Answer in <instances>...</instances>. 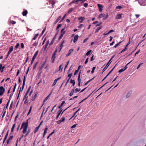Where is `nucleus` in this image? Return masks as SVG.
I'll return each instance as SVG.
<instances>
[{"label":"nucleus","mask_w":146,"mask_h":146,"mask_svg":"<svg viewBox=\"0 0 146 146\" xmlns=\"http://www.w3.org/2000/svg\"><path fill=\"white\" fill-rule=\"evenodd\" d=\"M32 107H33L32 106H31L30 107V109L29 110V112L27 113V115H28L31 113V110H32Z\"/></svg>","instance_id":"nucleus-31"},{"label":"nucleus","mask_w":146,"mask_h":146,"mask_svg":"<svg viewBox=\"0 0 146 146\" xmlns=\"http://www.w3.org/2000/svg\"><path fill=\"white\" fill-rule=\"evenodd\" d=\"M79 70H75L74 73V75H76L78 72Z\"/></svg>","instance_id":"nucleus-63"},{"label":"nucleus","mask_w":146,"mask_h":146,"mask_svg":"<svg viewBox=\"0 0 146 146\" xmlns=\"http://www.w3.org/2000/svg\"><path fill=\"white\" fill-rule=\"evenodd\" d=\"M80 74H81V72H80L79 73V74H78V82H81V79L80 78Z\"/></svg>","instance_id":"nucleus-25"},{"label":"nucleus","mask_w":146,"mask_h":146,"mask_svg":"<svg viewBox=\"0 0 146 146\" xmlns=\"http://www.w3.org/2000/svg\"><path fill=\"white\" fill-rule=\"evenodd\" d=\"M27 13L28 11L26 10H25L23 11L22 15L23 16H26Z\"/></svg>","instance_id":"nucleus-17"},{"label":"nucleus","mask_w":146,"mask_h":146,"mask_svg":"<svg viewBox=\"0 0 146 146\" xmlns=\"http://www.w3.org/2000/svg\"><path fill=\"white\" fill-rule=\"evenodd\" d=\"M13 46H11L9 48V51L8 52V53L7 55V56L6 58H7L9 56L10 54V53L13 51Z\"/></svg>","instance_id":"nucleus-5"},{"label":"nucleus","mask_w":146,"mask_h":146,"mask_svg":"<svg viewBox=\"0 0 146 146\" xmlns=\"http://www.w3.org/2000/svg\"><path fill=\"white\" fill-rule=\"evenodd\" d=\"M102 26H100V27H98L97 28V29H96V31L95 33H98V31H99L100 29H102Z\"/></svg>","instance_id":"nucleus-23"},{"label":"nucleus","mask_w":146,"mask_h":146,"mask_svg":"<svg viewBox=\"0 0 146 146\" xmlns=\"http://www.w3.org/2000/svg\"><path fill=\"white\" fill-rule=\"evenodd\" d=\"M16 86H17V84L16 83L14 86V87L13 90V92H15V89H16Z\"/></svg>","instance_id":"nucleus-44"},{"label":"nucleus","mask_w":146,"mask_h":146,"mask_svg":"<svg viewBox=\"0 0 146 146\" xmlns=\"http://www.w3.org/2000/svg\"><path fill=\"white\" fill-rule=\"evenodd\" d=\"M37 97V94H35V95L34 96H33L32 98V101H34L35 99H36V98Z\"/></svg>","instance_id":"nucleus-29"},{"label":"nucleus","mask_w":146,"mask_h":146,"mask_svg":"<svg viewBox=\"0 0 146 146\" xmlns=\"http://www.w3.org/2000/svg\"><path fill=\"white\" fill-rule=\"evenodd\" d=\"M73 49H70L68 51V54H67L66 55V56H68L70 55L71 53L73 52Z\"/></svg>","instance_id":"nucleus-10"},{"label":"nucleus","mask_w":146,"mask_h":146,"mask_svg":"<svg viewBox=\"0 0 146 146\" xmlns=\"http://www.w3.org/2000/svg\"><path fill=\"white\" fill-rule=\"evenodd\" d=\"M46 62V60L45 61L43 62V64L41 66V69H42L43 68V66H44V65L45 64Z\"/></svg>","instance_id":"nucleus-43"},{"label":"nucleus","mask_w":146,"mask_h":146,"mask_svg":"<svg viewBox=\"0 0 146 146\" xmlns=\"http://www.w3.org/2000/svg\"><path fill=\"white\" fill-rule=\"evenodd\" d=\"M38 34L37 33L35 35L34 37L33 38L32 41H33V40H35L36 39V38L38 37Z\"/></svg>","instance_id":"nucleus-24"},{"label":"nucleus","mask_w":146,"mask_h":146,"mask_svg":"<svg viewBox=\"0 0 146 146\" xmlns=\"http://www.w3.org/2000/svg\"><path fill=\"white\" fill-rule=\"evenodd\" d=\"M80 89H78V88H76V89L75 90H74V93H76L80 91Z\"/></svg>","instance_id":"nucleus-36"},{"label":"nucleus","mask_w":146,"mask_h":146,"mask_svg":"<svg viewBox=\"0 0 146 146\" xmlns=\"http://www.w3.org/2000/svg\"><path fill=\"white\" fill-rule=\"evenodd\" d=\"M51 93V92L47 96L46 98H45L44 100V102H45L46 101L48 98L50 96Z\"/></svg>","instance_id":"nucleus-32"},{"label":"nucleus","mask_w":146,"mask_h":146,"mask_svg":"<svg viewBox=\"0 0 146 146\" xmlns=\"http://www.w3.org/2000/svg\"><path fill=\"white\" fill-rule=\"evenodd\" d=\"M21 138L20 137V138H18L16 141V146H17V143H18V141H20L21 140Z\"/></svg>","instance_id":"nucleus-49"},{"label":"nucleus","mask_w":146,"mask_h":146,"mask_svg":"<svg viewBox=\"0 0 146 146\" xmlns=\"http://www.w3.org/2000/svg\"><path fill=\"white\" fill-rule=\"evenodd\" d=\"M74 89H73L72 90L71 92L70 93L69 95V96H72L73 95V94H74Z\"/></svg>","instance_id":"nucleus-27"},{"label":"nucleus","mask_w":146,"mask_h":146,"mask_svg":"<svg viewBox=\"0 0 146 146\" xmlns=\"http://www.w3.org/2000/svg\"><path fill=\"white\" fill-rule=\"evenodd\" d=\"M125 69H123V68H122V69H121L119 71V73H121V72H123V71H125Z\"/></svg>","instance_id":"nucleus-51"},{"label":"nucleus","mask_w":146,"mask_h":146,"mask_svg":"<svg viewBox=\"0 0 146 146\" xmlns=\"http://www.w3.org/2000/svg\"><path fill=\"white\" fill-rule=\"evenodd\" d=\"M121 42H120L119 43H117L113 47L114 48H116L117 46H118L119 44H120V43Z\"/></svg>","instance_id":"nucleus-39"},{"label":"nucleus","mask_w":146,"mask_h":146,"mask_svg":"<svg viewBox=\"0 0 146 146\" xmlns=\"http://www.w3.org/2000/svg\"><path fill=\"white\" fill-rule=\"evenodd\" d=\"M143 64V63H141L140 64H139L138 65V66L137 67V69H138L139 68H140V66H141V65L142 64Z\"/></svg>","instance_id":"nucleus-62"},{"label":"nucleus","mask_w":146,"mask_h":146,"mask_svg":"<svg viewBox=\"0 0 146 146\" xmlns=\"http://www.w3.org/2000/svg\"><path fill=\"white\" fill-rule=\"evenodd\" d=\"M27 94H28L27 93H25L24 97L23 98V100H27L28 97V96H27Z\"/></svg>","instance_id":"nucleus-20"},{"label":"nucleus","mask_w":146,"mask_h":146,"mask_svg":"<svg viewBox=\"0 0 146 146\" xmlns=\"http://www.w3.org/2000/svg\"><path fill=\"white\" fill-rule=\"evenodd\" d=\"M122 7L121 6H117L116 7V9H121Z\"/></svg>","instance_id":"nucleus-54"},{"label":"nucleus","mask_w":146,"mask_h":146,"mask_svg":"<svg viewBox=\"0 0 146 146\" xmlns=\"http://www.w3.org/2000/svg\"><path fill=\"white\" fill-rule=\"evenodd\" d=\"M13 93H12V94H11L10 95V96H9V100H10L12 98V96L13 95Z\"/></svg>","instance_id":"nucleus-56"},{"label":"nucleus","mask_w":146,"mask_h":146,"mask_svg":"<svg viewBox=\"0 0 146 146\" xmlns=\"http://www.w3.org/2000/svg\"><path fill=\"white\" fill-rule=\"evenodd\" d=\"M61 24H59L57 26V27L56 28V29H58L59 28L61 27Z\"/></svg>","instance_id":"nucleus-52"},{"label":"nucleus","mask_w":146,"mask_h":146,"mask_svg":"<svg viewBox=\"0 0 146 146\" xmlns=\"http://www.w3.org/2000/svg\"><path fill=\"white\" fill-rule=\"evenodd\" d=\"M57 81L56 80V79L54 80V82L52 84V86H54L56 83Z\"/></svg>","instance_id":"nucleus-40"},{"label":"nucleus","mask_w":146,"mask_h":146,"mask_svg":"<svg viewBox=\"0 0 146 146\" xmlns=\"http://www.w3.org/2000/svg\"><path fill=\"white\" fill-rule=\"evenodd\" d=\"M28 124V120L27 121V122H23L22 123V127H23V133H25L27 132Z\"/></svg>","instance_id":"nucleus-1"},{"label":"nucleus","mask_w":146,"mask_h":146,"mask_svg":"<svg viewBox=\"0 0 146 146\" xmlns=\"http://www.w3.org/2000/svg\"><path fill=\"white\" fill-rule=\"evenodd\" d=\"M38 44V42L37 41H36L33 44V46H36Z\"/></svg>","instance_id":"nucleus-37"},{"label":"nucleus","mask_w":146,"mask_h":146,"mask_svg":"<svg viewBox=\"0 0 146 146\" xmlns=\"http://www.w3.org/2000/svg\"><path fill=\"white\" fill-rule=\"evenodd\" d=\"M111 62V61H110V60L107 63L106 66L103 70V72H104L107 69V68H108L109 65L110 64Z\"/></svg>","instance_id":"nucleus-6"},{"label":"nucleus","mask_w":146,"mask_h":146,"mask_svg":"<svg viewBox=\"0 0 146 146\" xmlns=\"http://www.w3.org/2000/svg\"><path fill=\"white\" fill-rule=\"evenodd\" d=\"M131 93L130 92H128L126 95V98H129L131 95Z\"/></svg>","instance_id":"nucleus-41"},{"label":"nucleus","mask_w":146,"mask_h":146,"mask_svg":"<svg viewBox=\"0 0 146 146\" xmlns=\"http://www.w3.org/2000/svg\"><path fill=\"white\" fill-rule=\"evenodd\" d=\"M92 50H90L89 51H88L87 53H86V56H88L89 55L90 53L92 52Z\"/></svg>","instance_id":"nucleus-35"},{"label":"nucleus","mask_w":146,"mask_h":146,"mask_svg":"<svg viewBox=\"0 0 146 146\" xmlns=\"http://www.w3.org/2000/svg\"><path fill=\"white\" fill-rule=\"evenodd\" d=\"M70 83L71 84H72V86H74L75 84V82L74 80H73L72 79H71L70 81Z\"/></svg>","instance_id":"nucleus-26"},{"label":"nucleus","mask_w":146,"mask_h":146,"mask_svg":"<svg viewBox=\"0 0 146 146\" xmlns=\"http://www.w3.org/2000/svg\"><path fill=\"white\" fill-rule=\"evenodd\" d=\"M25 78H26V77H25V76H24V79H23V82L22 87V88H20V90H19V93H20V92L21 91H22L24 87L25 86Z\"/></svg>","instance_id":"nucleus-4"},{"label":"nucleus","mask_w":146,"mask_h":146,"mask_svg":"<svg viewBox=\"0 0 146 146\" xmlns=\"http://www.w3.org/2000/svg\"><path fill=\"white\" fill-rule=\"evenodd\" d=\"M78 37L79 36L77 35H76L74 36V38L73 40V42L74 43L76 42L77 41L78 39Z\"/></svg>","instance_id":"nucleus-9"},{"label":"nucleus","mask_w":146,"mask_h":146,"mask_svg":"<svg viewBox=\"0 0 146 146\" xmlns=\"http://www.w3.org/2000/svg\"><path fill=\"white\" fill-rule=\"evenodd\" d=\"M85 18L84 17H80L78 18V20L80 21V23H82L85 19Z\"/></svg>","instance_id":"nucleus-11"},{"label":"nucleus","mask_w":146,"mask_h":146,"mask_svg":"<svg viewBox=\"0 0 146 146\" xmlns=\"http://www.w3.org/2000/svg\"><path fill=\"white\" fill-rule=\"evenodd\" d=\"M21 47L22 48H24V45L23 43H21Z\"/></svg>","instance_id":"nucleus-59"},{"label":"nucleus","mask_w":146,"mask_h":146,"mask_svg":"<svg viewBox=\"0 0 146 146\" xmlns=\"http://www.w3.org/2000/svg\"><path fill=\"white\" fill-rule=\"evenodd\" d=\"M64 28L62 29H61V34L59 38L58 39V40H60L63 37L66 31H64Z\"/></svg>","instance_id":"nucleus-2"},{"label":"nucleus","mask_w":146,"mask_h":146,"mask_svg":"<svg viewBox=\"0 0 146 146\" xmlns=\"http://www.w3.org/2000/svg\"><path fill=\"white\" fill-rule=\"evenodd\" d=\"M5 68V66H2V65L1 64H0V71L2 73L3 70Z\"/></svg>","instance_id":"nucleus-8"},{"label":"nucleus","mask_w":146,"mask_h":146,"mask_svg":"<svg viewBox=\"0 0 146 146\" xmlns=\"http://www.w3.org/2000/svg\"><path fill=\"white\" fill-rule=\"evenodd\" d=\"M51 3L52 5V8H54V6L55 3V2L54 0H52L51 1Z\"/></svg>","instance_id":"nucleus-21"},{"label":"nucleus","mask_w":146,"mask_h":146,"mask_svg":"<svg viewBox=\"0 0 146 146\" xmlns=\"http://www.w3.org/2000/svg\"><path fill=\"white\" fill-rule=\"evenodd\" d=\"M10 23L13 24H15L16 23V22L15 21H11L10 22Z\"/></svg>","instance_id":"nucleus-48"},{"label":"nucleus","mask_w":146,"mask_h":146,"mask_svg":"<svg viewBox=\"0 0 146 146\" xmlns=\"http://www.w3.org/2000/svg\"><path fill=\"white\" fill-rule=\"evenodd\" d=\"M122 15L121 14H117L116 17V19H120L121 18Z\"/></svg>","instance_id":"nucleus-16"},{"label":"nucleus","mask_w":146,"mask_h":146,"mask_svg":"<svg viewBox=\"0 0 146 146\" xmlns=\"http://www.w3.org/2000/svg\"><path fill=\"white\" fill-rule=\"evenodd\" d=\"M38 63V62H36L35 64L34 65V66H33V69H35V68H36V66L37 65Z\"/></svg>","instance_id":"nucleus-50"},{"label":"nucleus","mask_w":146,"mask_h":146,"mask_svg":"<svg viewBox=\"0 0 146 146\" xmlns=\"http://www.w3.org/2000/svg\"><path fill=\"white\" fill-rule=\"evenodd\" d=\"M8 131H8L5 136V137L4 138V140L3 141V144L4 143V142H5V140H6V139H7V137L8 135Z\"/></svg>","instance_id":"nucleus-22"},{"label":"nucleus","mask_w":146,"mask_h":146,"mask_svg":"<svg viewBox=\"0 0 146 146\" xmlns=\"http://www.w3.org/2000/svg\"><path fill=\"white\" fill-rule=\"evenodd\" d=\"M74 10V8H71L70 10L68 11V13H70L72 11Z\"/></svg>","instance_id":"nucleus-38"},{"label":"nucleus","mask_w":146,"mask_h":146,"mask_svg":"<svg viewBox=\"0 0 146 146\" xmlns=\"http://www.w3.org/2000/svg\"><path fill=\"white\" fill-rule=\"evenodd\" d=\"M72 73H71L70 74H69L68 75V77H69V78H70V79L71 77V76H72Z\"/></svg>","instance_id":"nucleus-55"},{"label":"nucleus","mask_w":146,"mask_h":146,"mask_svg":"<svg viewBox=\"0 0 146 146\" xmlns=\"http://www.w3.org/2000/svg\"><path fill=\"white\" fill-rule=\"evenodd\" d=\"M65 42V40H63L61 44H60V48H61V49H62V48L64 46L63 44H64Z\"/></svg>","instance_id":"nucleus-18"},{"label":"nucleus","mask_w":146,"mask_h":146,"mask_svg":"<svg viewBox=\"0 0 146 146\" xmlns=\"http://www.w3.org/2000/svg\"><path fill=\"white\" fill-rule=\"evenodd\" d=\"M65 118L64 117H63L61 118L60 120L61 121V122H62L64 121L65 120Z\"/></svg>","instance_id":"nucleus-45"},{"label":"nucleus","mask_w":146,"mask_h":146,"mask_svg":"<svg viewBox=\"0 0 146 146\" xmlns=\"http://www.w3.org/2000/svg\"><path fill=\"white\" fill-rule=\"evenodd\" d=\"M57 35V33L56 35L53 38L52 40V41H51V42H50V43L49 44V46H51V45L52 44H53V42H54V41L56 39V36Z\"/></svg>","instance_id":"nucleus-12"},{"label":"nucleus","mask_w":146,"mask_h":146,"mask_svg":"<svg viewBox=\"0 0 146 146\" xmlns=\"http://www.w3.org/2000/svg\"><path fill=\"white\" fill-rule=\"evenodd\" d=\"M48 45V44H46L45 45L43 46V48L44 49V50H45L47 48V47Z\"/></svg>","instance_id":"nucleus-42"},{"label":"nucleus","mask_w":146,"mask_h":146,"mask_svg":"<svg viewBox=\"0 0 146 146\" xmlns=\"http://www.w3.org/2000/svg\"><path fill=\"white\" fill-rule=\"evenodd\" d=\"M88 38L85 39L83 41V42L85 43V42H86V41H87V40H88Z\"/></svg>","instance_id":"nucleus-60"},{"label":"nucleus","mask_w":146,"mask_h":146,"mask_svg":"<svg viewBox=\"0 0 146 146\" xmlns=\"http://www.w3.org/2000/svg\"><path fill=\"white\" fill-rule=\"evenodd\" d=\"M61 18V16H59L57 18V19L55 21V22H54V24L55 25L59 21V20Z\"/></svg>","instance_id":"nucleus-13"},{"label":"nucleus","mask_w":146,"mask_h":146,"mask_svg":"<svg viewBox=\"0 0 146 146\" xmlns=\"http://www.w3.org/2000/svg\"><path fill=\"white\" fill-rule=\"evenodd\" d=\"M84 6L85 7H87L88 6V4L87 3H84Z\"/></svg>","instance_id":"nucleus-57"},{"label":"nucleus","mask_w":146,"mask_h":146,"mask_svg":"<svg viewBox=\"0 0 146 146\" xmlns=\"http://www.w3.org/2000/svg\"><path fill=\"white\" fill-rule=\"evenodd\" d=\"M5 90V89L3 86H0V96H2L3 95Z\"/></svg>","instance_id":"nucleus-3"},{"label":"nucleus","mask_w":146,"mask_h":146,"mask_svg":"<svg viewBox=\"0 0 146 146\" xmlns=\"http://www.w3.org/2000/svg\"><path fill=\"white\" fill-rule=\"evenodd\" d=\"M34 60H35V59L32 58V59L31 62V64L29 65V66H30L33 63V62H34Z\"/></svg>","instance_id":"nucleus-47"},{"label":"nucleus","mask_w":146,"mask_h":146,"mask_svg":"<svg viewBox=\"0 0 146 146\" xmlns=\"http://www.w3.org/2000/svg\"><path fill=\"white\" fill-rule=\"evenodd\" d=\"M83 26V24H81L80 25L78 26V28L81 29L82 28Z\"/></svg>","instance_id":"nucleus-61"},{"label":"nucleus","mask_w":146,"mask_h":146,"mask_svg":"<svg viewBox=\"0 0 146 146\" xmlns=\"http://www.w3.org/2000/svg\"><path fill=\"white\" fill-rule=\"evenodd\" d=\"M105 14L103 13H102L98 17V18L99 19L100 18H101L104 17L105 16Z\"/></svg>","instance_id":"nucleus-28"},{"label":"nucleus","mask_w":146,"mask_h":146,"mask_svg":"<svg viewBox=\"0 0 146 146\" xmlns=\"http://www.w3.org/2000/svg\"><path fill=\"white\" fill-rule=\"evenodd\" d=\"M102 22H100L99 23L97 24L96 25V27H98L101 24H102Z\"/></svg>","instance_id":"nucleus-58"},{"label":"nucleus","mask_w":146,"mask_h":146,"mask_svg":"<svg viewBox=\"0 0 146 146\" xmlns=\"http://www.w3.org/2000/svg\"><path fill=\"white\" fill-rule=\"evenodd\" d=\"M38 50L35 53L33 57V58L35 59V58H36V56L38 54Z\"/></svg>","instance_id":"nucleus-19"},{"label":"nucleus","mask_w":146,"mask_h":146,"mask_svg":"<svg viewBox=\"0 0 146 146\" xmlns=\"http://www.w3.org/2000/svg\"><path fill=\"white\" fill-rule=\"evenodd\" d=\"M40 124L38 126L36 127L35 129L34 130V133H36L38 131L39 128L40 127Z\"/></svg>","instance_id":"nucleus-14"},{"label":"nucleus","mask_w":146,"mask_h":146,"mask_svg":"<svg viewBox=\"0 0 146 146\" xmlns=\"http://www.w3.org/2000/svg\"><path fill=\"white\" fill-rule=\"evenodd\" d=\"M80 1V0H74L71 3H78V2Z\"/></svg>","instance_id":"nucleus-30"},{"label":"nucleus","mask_w":146,"mask_h":146,"mask_svg":"<svg viewBox=\"0 0 146 146\" xmlns=\"http://www.w3.org/2000/svg\"><path fill=\"white\" fill-rule=\"evenodd\" d=\"M94 78V77L93 78L89 80L86 83L84 84V86H86L87 85L89 82H90Z\"/></svg>","instance_id":"nucleus-34"},{"label":"nucleus","mask_w":146,"mask_h":146,"mask_svg":"<svg viewBox=\"0 0 146 146\" xmlns=\"http://www.w3.org/2000/svg\"><path fill=\"white\" fill-rule=\"evenodd\" d=\"M15 123L13 125V126L11 128V132H13V130H14L15 127Z\"/></svg>","instance_id":"nucleus-33"},{"label":"nucleus","mask_w":146,"mask_h":146,"mask_svg":"<svg viewBox=\"0 0 146 146\" xmlns=\"http://www.w3.org/2000/svg\"><path fill=\"white\" fill-rule=\"evenodd\" d=\"M56 58V57L55 56V55L53 54L51 58L52 62V63H53L54 62V60Z\"/></svg>","instance_id":"nucleus-15"},{"label":"nucleus","mask_w":146,"mask_h":146,"mask_svg":"<svg viewBox=\"0 0 146 146\" xmlns=\"http://www.w3.org/2000/svg\"><path fill=\"white\" fill-rule=\"evenodd\" d=\"M97 5L98 7L99 11L100 12H102V10L103 6L102 5L99 4H98Z\"/></svg>","instance_id":"nucleus-7"},{"label":"nucleus","mask_w":146,"mask_h":146,"mask_svg":"<svg viewBox=\"0 0 146 146\" xmlns=\"http://www.w3.org/2000/svg\"><path fill=\"white\" fill-rule=\"evenodd\" d=\"M66 15H65L62 18V19L60 20V23L61 22H62L65 19V17L66 16Z\"/></svg>","instance_id":"nucleus-46"},{"label":"nucleus","mask_w":146,"mask_h":146,"mask_svg":"<svg viewBox=\"0 0 146 146\" xmlns=\"http://www.w3.org/2000/svg\"><path fill=\"white\" fill-rule=\"evenodd\" d=\"M19 43H17L16 44V45L15 46V47L16 48H18V47H19Z\"/></svg>","instance_id":"nucleus-53"},{"label":"nucleus","mask_w":146,"mask_h":146,"mask_svg":"<svg viewBox=\"0 0 146 146\" xmlns=\"http://www.w3.org/2000/svg\"><path fill=\"white\" fill-rule=\"evenodd\" d=\"M13 137V136H11L8 139L9 140H11L12 139Z\"/></svg>","instance_id":"nucleus-64"}]
</instances>
